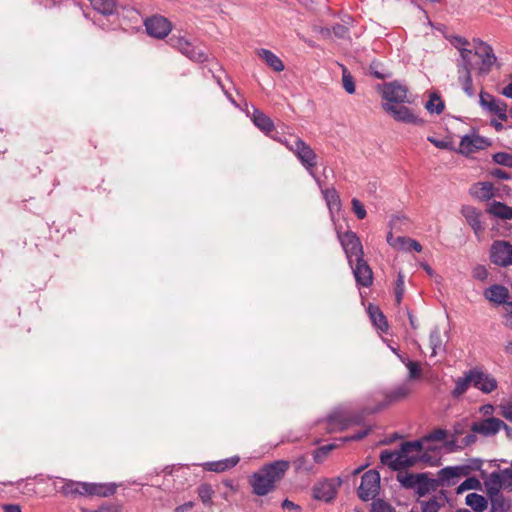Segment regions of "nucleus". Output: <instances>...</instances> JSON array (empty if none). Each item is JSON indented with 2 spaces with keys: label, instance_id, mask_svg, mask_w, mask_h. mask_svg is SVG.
Listing matches in <instances>:
<instances>
[{
  "label": "nucleus",
  "instance_id": "obj_1",
  "mask_svg": "<svg viewBox=\"0 0 512 512\" xmlns=\"http://www.w3.org/2000/svg\"><path fill=\"white\" fill-rule=\"evenodd\" d=\"M450 43L459 51L460 59L457 63H467L468 65L479 64L478 72L481 75L488 74L496 62V56L490 45L477 39L474 40V50L470 49V42L461 36L448 37Z\"/></svg>",
  "mask_w": 512,
  "mask_h": 512
},
{
  "label": "nucleus",
  "instance_id": "obj_2",
  "mask_svg": "<svg viewBox=\"0 0 512 512\" xmlns=\"http://www.w3.org/2000/svg\"><path fill=\"white\" fill-rule=\"evenodd\" d=\"M54 487L58 493L68 499L79 497H110L116 493L117 485L114 483H95L60 478Z\"/></svg>",
  "mask_w": 512,
  "mask_h": 512
},
{
  "label": "nucleus",
  "instance_id": "obj_3",
  "mask_svg": "<svg viewBox=\"0 0 512 512\" xmlns=\"http://www.w3.org/2000/svg\"><path fill=\"white\" fill-rule=\"evenodd\" d=\"M425 456L423 441L415 440L403 442L398 450L382 451L380 461L392 470H404L426 461Z\"/></svg>",
  "mask_w": 512,
  "mask_h": 512
},
{
  "label": "nucleus",
  "instance_id": "obj_4",
  "mask_svg": "<svg viewBox=\"0 0 512 512\" xmlns=\"http://www.w3.org/2000/svg\"><path fill=\"white\" fill-rule=\"evenodd\" d=\"M290 468L287 460H277L263 465L249 477L252 492L257 496H265L273 492Z\"/></svg>",
  "mask_w": 512,
  "mask_h": 512
},
{
  "label": "nucleus",
  "instance_id": "obj_5",
  "mask_svg": "<svg viewBox=\"0 0 512 512\" xmlns=\"http://www.w3.org/2000/svg\"><path fill=\"white\" fill-rule=\"evenodd\" d=\"M468 474L469 468L466 466L445 467L439 471L438 480L429 478L427 473H422V478L418 481L415 493L418 497H424L430 492L436 491L440 485L450 486L453 484L450 482L452 479Z\"/></svg>",
  "mask_w": 512,
  "mask_h": 512
},
{
  "label": "nucleus",
  "instance_id": "obj_6",
  "mask_svg": "<svg viewBox=\"0 0 512 512\" xmlns=\"http://www.w3.org/2000/svg\"><path fill=\"white\" fill-rule=\"evenodd\" d=\"M283 144L294 153L307 171L313 174V169L317 166V155L314 150L299 137L286 139Z\"/></svg>",
  "mask_w": 512,
  "mask_h": 512
},
{
  "label": "nucleus",
  "instance_id": "obj_7",
  "mask_svg": "<svg viewBox=\"0 0 512 512\" xmlns=\"http://www.w3.org/2000/svg\"><path fill=\"white\" fill-rule=\"evenodd\" d=\"M169 44L192 61L202 63L208 59V54L204 49L193 45L183 36L173 35L169 39Z\"/></svg>",
  "mask_w": 512,
  "mask_h": 512
},
{
  "label": "nucleus",
  "instance_id": "obj_8",
  "mask_svg": "<svg viewBox=\"0 0 512 512\" xmlns=\"http://www.w3.org/2000/svg\"><path fill=\"white\" fill-rule=\"evenodd\" d=\"M337 237L346 254L349 265H352L355 259L364 257L362 243L355 232L349 230L344 233H340L338 231Z\"/></svg>",
  "mask_w": 512,
  "mask_h": 512
},
{
  "label": "nucleus",
  "instance_id": "obj_9",
  "mask_svg": "<svg viewBox=\"0 0 512 512\" xmlns=\"http://www.w3.org/2000/svg\"><path fill=\"white\" fill-rule=\"evenodd\" d=\"M380 489V475L376 470L365 472L358 488V496L363 501L376 497Z\"/></svg>",
  "mask_w": 512,
  "mask_h": 512
},
{
  "label": "nucleus",
  "instance_id": "obj_10",
  "mask_svg": "<svg viewBox=\"0 0 512 512\" xmlns=\"http://www.w3.org/2000/svg\"><path fill=\"white\" fill-rule=\"evenodd\" d=\"M501 429H504L505 431H512V428L504 421L495 417H489L482 421L474 422L471 425V431L473 433L486 437L497 434Z\"/></svg>",
  "mask_w": 512,
  "mask_h": 512
},
{
  "label": "nucleus",
  "instance_id": "obj_11",
  "mask_svg": "<svg viewBox=\"0 0 512 512\" xmlns=\"http://www.w3.org/2000/svg\"><path fill=\"white\" fill-rule=\"evenodd\" d=\"M144 25L147 33L157 39H164L172 30V23L161 15L147 18Z\"/></svg>",
  "mask_w": 512,
  "mask_h": 512
},
{
  "label": "nucleus",
  "instance_id": "obj_12",
  "mask_svg": "<svg viewBox=\"0 0 512 512\" xmlns=\"http://www.w3.org/2000/svg\"><path fill=\"white\" fill-rule=\"evenodd\" d=\"M341 479H326L318 482L313 487V497L317 500L331 502L335 499L338 488L341 486Z\"/></svg>",
  "mask_w": 512,
  "mask_h": 512
},
{
  "label": "nucleus",
  "instance_id": "obj_13",
  "mask_svg": "<svg viewBox=\"0 0 512 512\" xmlns=\"http://www.w3.org/2000/svg\"><path fill=\"white\" fill-rule=\"evenodd\" d=\"M491 261L502 267L512 265V244L508 241H494L491 246Z\"/></svg>",
  "mask_w": 512,
  "mask_h": 512
},
{
  "label": "nucleus",
  "instance_id": "obj_14",
  "mask_svg": "<svg viewBox=\"0 0 512 512\" xmlns=\"http://www.w3.org/2000/svg\"><path fill=\"white\" fill-rule=\"evenodd\" d=\"M386 112L390 113L397 121L410 123L418 126L424 125V120L415 115L408 107L386 103L383 105Z\"/></svg>",
  "mask_w": 512,
  "mask_h": 512
},
{
  "label": "nucleus",
  "instance_id": "obj_15",
  "mask_svg": "<svg viewBox=\"0 0 512 512\" xmlns=\"http://www.w3.org/2000/svg\"><path fill=\"white\" fill-rule=\"evenodd\" d=\"M479 96L482 108L497 115L500 120L507 121V104L504 101L496 99L491 94L483 91L480 92Z\"/></svg>",
  "mask_w": 512,
  "mask_h": 512
},
{
  "label": "nucleus",
  "instance_id": "obj_16",
  "mask_svg": "<svg viewBox=\"0 0 512 512\" xmlns=\"http://www.w3.org/2000/svg\"><path fill=\"white\" fill-rule=\"evenodd\" d=\"M382 96L391 103L408 102V89L397 81L386 83L382 88Z\"/></svg>",
  "mask_w": 512,
  "mask_h": 512
},
{
  "label": "nucleus",
  "instance_id": "obj_17",
  "mask_svg": "<svg viewBox=\"0 0 512 512\" xmlns=\"http://www.w3.org/2000/svg\"><path fill=\"white\" fill-rule=\"evenodd\" d=\"M356 280V283L363 287H370L373 284V271L364 257L354 260L350 265Z\"/></svg>",
  "mask_w": 512,
  "mask_h": 512
},
{
  "label": "nucleus",
  "instance_id": "obj_18",
  "mask_svg": "<svg viewBox=\"0 0 512 512\" xmlns=\"http://www.w3.org/2000/svg\"><path fill=\"white\" fill-rule=\"evenodd\" d=\"M480 64L481 62H479V66ZM476 66H478V64L468 65L467 63H457L458 82L462 86L463 91L469 97H473L475 95L471 71Z\"/></svg>",
  "mask_w": 512,
  "mask_h": 512
},
{
  "label": "nucleus",
  "instance_id": "obj_19",
  "mask_svg": "<svg viewBox=\"0 0 512 512\" xmlns=\"http://www.w3.org/2000/svg\"><path fill=\"white\" fill-rule=\"evenodd\" d=\"M489 145L488 141L478 135H466L462 137L459 144V152L464 155H470L478 150L484 149Z\"/></svg>",
  "mask_w": 512,
  "mask_h": 512
},
{
  "label": "nucleus",
  "instance_id": "obj_20",
  "mask_svg": "<svg viewBox=\"0 0 512 512\" xmlns=\"http://www.w3.org/2000/svg\"><path fill=\"white\" fill-rule=\"evenodd\" d=\"M411 392L412 388L408 383L398 385L394 389L385 393L384 402L381 404L379 409H383L391 404L406 399L411 394Z\"/></svg>",
  "mask_w": 512,
  "mask_h": 512
},
{
  "label": "nucleus",
  "instance_id": "obj_21",
  "mask_svg": "<svg viewBox=\"0 0 512 512\" xmlns=\"http://www.w3.org/2000/svg\"><path fill=\"white\" fill-rule=\"evenodd\" d=\"M473 385L483 393H491L497 388V380L481 371L473 370Z\"/></svg>",
  "mask_w": 512,
  "mask_h": 512
},
{
  "label": "nucleus",
  "instance_id": "obj_22",
  "mask_svg": "<svg viewBox=\"0 0 512 512\" xmlns=\"http://www.w3.org/2000/svg\"><path fill=\"white\" fill-rule=\"evenodd\" d=\"M461 213L476 235H479L484 231V226L480 220L481 213L476 208L466 205L462 207Z\"/></svg>",
  "mask_w": 512,
  "mask_h": 512
},
{
  "label": "nucleus",
  "instance_id": "obj_23",
  "mask_svg": "<svg viewBox=\"0 0 512 512\" xmlns=\"http://www.w3.org/2000/svg\"><path fill=\"white\" fill-rule=\"evenodd\" d=\"M387 241L391 246L397 247L404 251H422V245L418 241L411 238L397 237L396 239L393 240L392 234L390 233L387 237Z\"/></svg>",
  "mask_w": 512,
  "mask_h": 512
},
{
  "label": "nucleus",
  "instance_id": "obj_24",
  "mask_svg": "<svg viewBox=\"0 0 512 512\" xmlns=\"http://www.w3.org/2000/svg\"><path fill=\"white\" fill-rule=\"evenodd\" d=\"M239 457L234 456L219 461L207 462L203 465L204 469L212 472H224L235 467L239 462Z\"/></svg>",
  "mask_w": 512,
  "mask_h": 512
},
{
  "label": "nucleus",
  "instance_id": "obj_25",
  "mask_svg": "<svg viewBox=\"0 0 512 512\" xmlns=\"http://www.w3.org/2000/svg\"><path fill=\"white\" fill-rule=\"evenodd\" d=\"M485 297L497 304L507 303L509 290L502 285H493L485 291Z\"/></svg>",
  "mask_w": 512,
  "mask_h": 512
},
{
  "label": "nucleus",
  "instance_id": "obj_26",
  "mask_svg": "<svg viewBox=\"0 0 512 512\" xmlns=\"http://www.w3.org/2000/svg\"><path fill=\"white\" fill-rule=\"evenodd\" d=\"M251 119L255 126H257L261 131L266 134L272 132L274 130V123L270 117H268L264 112L259 109H254Z\"/></svg>",
  "mask_w": 512,
  "mask_h": 512
},
{
  "label": "nucleus",
  "instance_id": "obj_27",
  "mask_svg": "<svg viewBox=\"0 0 512 512\" xmlns=\"http://www.w3.org/2000/svg\"><path fill=\"white\" fill-rule=\"evenodd\" d=\"M257 54L275 72L284 70L285 66L282 60L270 50L260 49Z\"/></svg>",
  "mask_w": 512,
  "mask_h": 512
},
{
  "label": "nucleus",
  "instance_id": "obj_28",
  "mask_svg": "<svg viewBox=\"0 0 512 512\" xmlns=\"http://www.w3.org/2000/svg\"><path fill=\"white\" fill-rule=\"evenodd\" d=\"M398 471L396 478L401 486L405 489H413L415 491L418 481L422 478V473H411L402 470Z\"/></svg>",
  "mask_w": 512,
  "mask_h": 512
},
{
  "label": "nucleus",
  "instance_id": "obj_29",
  "mask_svg": "<svg viewBox=\"0 0 512 512\" xmlns=\"http://www.w3.org/2000/svg\"><path fill=\"white\" fill-rule=\"evenodd\" d=\"M470 193L480 200H489L494 196V188L489 182H479L471 187Z\"/></svg>",
  "mask_w": 512,
  "mask_h": 512
},
{
  "label": "nucleus",
  "instance_id": "obj_30",
  "mask_svg": "<svg viewBox=\"0 0 512 512\" xmlns=\"http://www.w3.org/2000/svg\"><path fill=\"white\" fill-rule=\"evenodd\" d=\"M355 421L341 412H335L328 417L331 430H344Z\"/></svg>",
  "mask_w": 512,
  "mask_h": 512
},
{
  "label": "nucleus",
  "instance_id": "obj_31",
  "mask_svg": "<svg viewBox=\"0 0 512 512\" xmlns=\"http://www.w3.org/2000/svg\"><path fill=\"white\" fill-rule=\"evenodd\" d=\"M487 212L503 220L512 219V207L498 201L490 204Z\"/></svg>",
  "mask_w": 512,
  "mask_h": 512
},
{
  "label": "nucleus",
  "instance_id": "obj_32",
  "mask_svg": "<svg viewBox=\"0 0 512 512\" xmlns=\"http://www.w3.org/2000/svg\"><path fill=\"white\" fill-rule=\"evenodd\" d=\"M471 384H473V370H470L465 377L458 378L455 381V388L451 392L452 396L454 398L462 396Z\"/></svg>",
  "mask_w": 512,
  "mask_h": 512
},
{
  "label": "nucleus",
  "instance_id": "obj_33",
  "mask_svg": "<svg viewBox=\"0 0 512 512\" xmlns=\"http://www.w3.org/2000/svg\"><path fill=\"white\" fill-rule=\"evenodd\" d=\"M92 7L103 15H112L116 12L115 0H90Z\"/></svg>",
  "mask_w": 512,
  "mask_h": 512
},
{
  "label": "nucleus",
  "instance_id": "obj_34",
  "mask_svg": "<svg viewBox=\"0 0 512 512\" xmlns=\"http://www.w3.org/2000/svg\"><path fill=\"white\" fill-rule=\"evenodd\" d=\"M465 502L475 512H483L487 508V500L477 493H470L466 496Z\"/></svg>",
  "mask_w": 512,
  "mask_h": 512
},
{
  "label": "nucleus",
  "instance_id": "obj_35",
  "mask_svg": "<svg viewBox=\"0 0 512 512\" xmlns=\"http://www.w3.org/2000/svg\"><path fill=\"white\" fill-rule=\"evenodd\" d=\"M368 312L374 325L380 330L386 331L388 328V323L382 311L376 306H370Z\"/></svg>",
  "mask_w": 512,
  "mask_h": 512
},
{
  "label": "nucleus",
  "instance_id": "obj_36",
  "mask_svg": "<svg viewBox=\"0 0 512 512\" xmlns=\"http://www.w3.org/2000/svg\"><path fill=\"white\" fill-rule=\"evenodd\" d=\"M484 484L488 497L501 493L500 490L502 489V486L497 475V472H492L489 475V477L485 480Z\"/></svg>",
  "mask_w": 512,
  "mask_h": 512
},
{
  "label": "nucleus",
  "instance_id": "obj_37",
  "mask_svg": "<svg viewBox=\"0 0 512 512\" xmlns=\"http://www.w3.org/2000/svg\"><path fill=\"white\" fill-rule=\"evenodd\" d=\"M492 512H506L510 509V503L505 499L503 494L498 493L489 496Z\"/></svg>",
  "mask_w": 512,
  "mask_h": 512
},
{
  "label": "nucleus",
  "instance_id": "obj_38",
  "mask_svg": "<svg viewBox=\"0 0 512 512\" xmlns=\"http://www.w3.org/2000/svg\"><path fill=\"white\" fill-rule=\"evenodd\" d=\"M442 337L440 330L438 328H435L430 332L429 335V347L431 349V357H434L437 354L438 349L442 347Z\"/></svg>",
  "mask_w": 512,
  "mask_h": 512
},
{
  "label": "nucleus",
  "instance_id": "obj_39",
  "mask_svg": "<svg viewBox=\"0 0 512 512\" xmlns=\"http://www.w3.org/2000/svg\"><path fill=\"white\" fill-rule=\"evenodd\" d=\"M197 493H198L199 498L201 499V501L204 504L209 505L212 503V497L214 495V490L212 489V486L210 484H207V483L201 484L197 488Z\"/></svg>",
  "mask_w": 512,
  "mask_h": 512
},
{
  "label": "nucleus",
  "instance_id": "obj_40",
  "mask_svg": "<svg viewBox=\"0 0 512 512\" xmlns=\"http://www.w3.org/2000/svg\"><path fill=\"white\" fill-rule=\"evenodd\" d=\"M425 107L430 113L440 114L444 110V103L439 96L433 94L427 101Z\"/></svg>",
  "mask_w": 512,
  "mask_h": 512
},
{
  "label": "nucleus",
  "instance_id": "obj_41",
  "mask_svg": "<svg viewBox=\"0 0 512 512\" xmlns=\"http://www.w3.org/2000/svg\"><path fill=\"white\" fill-rule=\"evenodd\" d=\"M481 488V482L476 477H469L463 481L456 489L457 494H461L467 490H478Z\"/></svg>",
  "mask_w": 512,
  "mask_h": 512
},
{
  "label": "nucleus",
  "instance_id": "obj_42",
  "mask_svg": "<svg viewBox=\"0 0 512 512\" xmlns=\"http://www.w3.org/2000/svg\"><path fill=\"white\" fill-rule=\"evenodd\" d=\"M342 84H343V88L345 89V91L349 94H354L355 93V83H354V78L353 76L350 74V72L348 71V69L346 67H343V70H342Z\"/></svg>",
  "mask_w": 512,
  "mask_h": 512
},
{
  "label": "nucleus",
  "instance_id": "obj_43",
  "mask_svg": "<svg viewBox=\"0 0 512 512\" xmlns=\"http://www.w3.org/2000/svg\"><path fill=\"white\" fill-rule=\"evenodd\" d=\"M448 435L447 430L445 429H435L426 436H424L420 441L424 442H440L446 439Z\"/></svg>",
  "mask_w": 512,
  "mask_h": 512
},
{
  "label": "nucleus",
  "instance_id": "obj_44",
  "mask_svg": "<svg viewBox=\"0 0 512 512\" xmlns=\"http://www.w3.org/2000/svg\"><path fill=\"white\" fill-rule=\"evenodd\" d=\"M502 488L512 490V470L504 469L497 472Z\"/></svg>",
  "mask_w": 512,
  "mask_h": 512
},
{
  "label": "nucleus",
  "instance_id": "obj_45",
  "mask_svg": "<svg viewBox=\"0 0 512 512\" xmlns=\"http://www.w3.org/2000/svg\"><path fill=\"white\" fill-rule=\"evenodd\" d=\"M420 504L423 512H439L442 506L436 497H433L428 501H421Z\"/></svg>",
  "mask_w": 512,
  "mask_h": 512
},
{
  "label": "nucleus",
  "instance_id": "obj_46",
  "mask_svg": "<svg viewBox=\"0 0 512 512\" xmlns=\"http://www.w3.org/2000/svg\"><path fill=\"white\" fill-rule=\"evenodd\" d=\"M334 448H335L334 444H328V445H324V446L318 448L313 454V458H314L315 462L321 463L322 461H324V459L327 457L329 452L332 451Z\"/></svg>",
  "mask_w": 512,
  "mask_h": 512
},
{
  "label": "nucleus",
  "instance_id": "obj_47",
  "mask_svg": "<svg viewBox=\"0 0 512 512\" xmlns=\"http://www.w3.org/2000/svg\"><path fill=\"white\" fill-rule=\"evenodd\" d=\"M404 278L405 277H404L403 273L399 272L397 275L396 287H395V298H396V302L398 304L402 301V298H403V295L405 292Z\"/></svg>",
  "mask_w": 512,
  "mask_h": 512
},
{
  "label": "nucleus",
  "instance_id": "obj_48",
  "mask_svg": "<svg viewBox=\"0 0 512 512\" xmlns=\"http://www.w3.org/2000/svg\"><path fill=\"white\" fill-rule=\"evenodd\" d=\"M324 196H325L327 204L330 208H339L340 200H339V196H338L336 190L328 189L325 191Z\"/></svg>",
  "mask_w": 512,
  "mask_h": 512
},
{
  "label": "nucleus",
  "instance_id": "obj_49",
  "mask_svg": "<svg viewBox=\"0 0 512 512\" xmlns=\"http://www.w3.org/2000/svg\"><path fill=\"white\" fill-rule=\"evenodd\" d=\"M371 512H396V511L389 503L379 499L372 503Z\"/></svg>",
  "mask_w": 512,
  "mask_h": 512
},
{
  "label": "nucleus",
  "instance_id": "obj_50",
  "mask_svg": "<svg viewBox=\"0 0 512 512\" xmlns=\"http://www.w3.org/2000/svg\"><path fill=\"white\" fill-rule=\"evenodd\" d=\"M493 160L497 164L512 167V155L505 152H498L493 155Z\"/></svg>",
  "mask_w": 512,
  "mask_h": 512
},
{
  "label": "nucleus",
  "instance_id": "obj_51",
  "mask_svg": "<svg viewBox=\"0 0 512 512\" xmlns=\"http://www.w3.org/2000/svg\"><path fill=\"white\" fill-rule=\"evenodd\" d=\"M351 204L357 218L361 220L364 219L367 214L364 205L356 198L352 199Z\"/></svg>",
  "mask_w": 512,
  "mask_h": 512
},
{
  "label": "nucleus",
  "instance_id": "obj_52",
  "mask_svg": "<svg viewBox=\"0 0 512 512\" xmlns=\"http://www.w3.org/2000/svg\"><path fill=\"white\" fill-rule=\"evenodd\" d=\"M499 408L501 416L512 422V399L501 403Z\"/></svg>",
  "mask_w": 512,
  "mask_h": 512
},
{
  "label": "nucleus",
  "instance_id": "obj_53",
  "mask_svg": "<svg viewBox=\"0 0 512 512\" xmlns=\"http://www.w3.org/2000/svg\"><path fill=\"white\" fill-rule=\"evenodd\" d=\"M122 508L121 503H104L99 506L100 512H121Z\"/></svg>",
  "mask_w": 512,
  "mask_h": 512
},
{
  "label": "nucleus",
  "instance_id": "obj_54",
  "mask_svg": "<svg viewBox=\"0 0 512 512\" xmlns=\"http://www.w3.org/2000/svg\"><path fill=\"white\" fill-rule=\"evenodd\" d=\"M472 275L475 279L483 281L487 278L488 271L485 266L477 265L476 267L473 268Z\"/></svg>",
  "mask_w": 512,
  "mask_h": 512
},
{
  "label": "nucleus",
  "instance_id": "obj_55",
  "mask_svg": "<svg viewBox=\"0 0 512 512\" xmlns=\"http://www.w3.org/2000/svg\"><path fill=\"white\" fill-rule=\"evenodd\" d=\"M407 368L409 370V378L415 379L420 377L421 375V368L420 365L417 362L410 361L407 364Z\"/></svg>",
  "mask_w": 512,
  "mask_h": 512
},
{
  "label": "nucleus",
  "instance_id": "obj_56",
  "mask_svg": "<svg viewBox=\"0 0 512 512\" xmlns=\"http://www.w3.org/2000/svg\"><path fill=\"white\" fill-rule=\"evenodd\" d=\"M332 30H333V33L337 37H341V38L345 37L348 32V29L344 25H340V24L333 26Z\"/></svg>",
  "mask_w": 512,
  "mask_h": 512
},
{
  "label": "nucleus",
  "instance_id": "obj_57",
  "mask_svg": "<svg viewBox=\"0 0 512 512\" xmlns=\"http://www.w3.org/2000/svg\"><path fill=\"white\" fill-rule=\"evenodd\" d=\"M476 433H471V434H468L466 435L463 439H462V443L464 446H470L472 444H474L477 440V437L475 435Z\"/></svg>",
  "mask_w": 512,
  "mask_h": 512
},
{
  "label": "nucleus",
  "instance_id": "obj_58",
  "mask_svg": "<svg viewBox=\"0 0 512 512\" xmlns=\"http://www.w3.org/2000/svg\"><path fill=\"white\" fill-rule=\"evenodd\" d=\"M282 508L285 510H299L300 507L296 505L294 502L290 501L289 499H285L282 502Z\"/></svg>",
  "mask_w": 512,
  "mask_h": 512
},
{
  "label": "nucleus",
  "instance_id": "obj_59",
  "mask_svg": "<svg viewBox=\"0 0 512 512\" xmlns=\"http://www.w3.org/2000/svg\"><path fill=\"white\" fill-rule=\"evenodd\" d=\"M3 512H22L18 504H5L3 505Z\"/></svg>",
  "mask_w": 512,
  "mask_h": 512
},
{
  "label": "nucleus",
  "instance_id": "obj_60",
  "mask_svg": "<svg viewBox=\"0 0 512 512\" xmlns=\"http://www.w3.org/2000/svg\"><path fill=\"white\" fill-rule=\"evenodd\" d=\"M480 411L483 415L488 416L494 412V407L491 404H486L480 408Z\"/></svg>",
  "mask_w": 512,
  "mask_h": 512
},
{
  "label": "nucleus",
  "instance_id": "obj_61",
  "mask_svg": "<svg viewBox=\"0 0 512 512\" xmlns=\"http://www.w3.org/2000/svg\"><path fill=\"white\" fill-rule=\"evenodd\" d=\"M428 140L433 143L436 147L438 148H441V149H445L448 147V144L447 142H444V141H439V140H436L432 137H429Z\"/></svg>",
  "mask_w": 512,
  "mask_h": 512
},
{
  "label": "nucleus",
  "instance_id": "obj_62",
  "mask_svg": "<svg viewBox=\"0 0 512 512\" xmlns=\"http://www.w3.org/2000/svg\"><path fill=\"white\" fill-rule=\"evenodd\" d=\"M368 433H369V429H365L362 432H358V433L354 434L353 436L350 437V439H352V440H361L365 436H367Z\"/></svg>",
  "mask_w": 512,
  "mask_h": 512
},
{
  "label": "nucleus",
  "instance_id": "obj_63",
  "mask_svg": "<svg viewBox=\"0 0 512 512\" xmlns=\"http://www.w3.org/2000/svg\"><path fill=\"white\" fill-rule=\"evenodd\" d=\"M493 175L499 179H508V174L507 172H505L504 170L502 169H496L494 172H493Z\"/></svg>",
  "mask_w": 512,
  "mask_h": 512
},
{
  "label": "nucleus",
  "instance_id": "obj_64",
  "mask_svg": "<svg viewBox=\"0 0 512 512\" xmlns=\"http://www.w3.org/2000/svg\"><path fill=\"white\" fill-rule=\"evenodd\" d=\"M502 95H504L507 98H512V83H509L507 86L503 88Z\"/></svg>",
  "mask_w": 512,
  "mask_h": 512
}]
</instances>
